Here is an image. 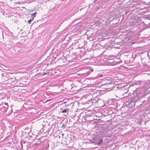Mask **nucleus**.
<instances>
[{
  "mask_svg": "<svg viewBox=\"0 0 150 150\" xmlns=\"http://www.w3.org/2000/svg\"><path fill=\"white\" fill-rule=\"evenodd\" d=\"M148 53H142L141 56V58L142 62H144L143 63H146L150 62V56Z\"/></svg>",
  "mask_w": 150,
  "mask_h": 150,
  "instance_id": "obj_1",
  "label": "nucleus"
},
{
  "mask_svg": "<svg viewBox=\"0 0 150 150\" xmlns=\"http://www.w3.org/2000/svg\"><path fill=\"white\" fill-rule=\"evenodd\" d=\"M141 24L143 25V26H146V28H149L150 27V19L146 18Z\"/></svg>",
  "mask_w": 150,
  "mask_h": 150,
  "instance_id": "obj_2",
  "label": "nucleus"
},
{
  "mask_svg": "<svg viewBox=\"0 0 150 150\" xmlns=\"http://www.w3.org/2000/svg\"><path fill=\"white\" fill-rule=\"evenodd\" d=\"M103 138H98L95 140V144L98 146H99L103 142Z\"/></svg>",
  "mask_w": 150,
  "mask_h": 150,
  "instance_id": "obj_3",
  "label": "nucleus"
},
{
  "mask_svg": "<svg viewBox=\"0 0 150 150\" xmlns=\"http://www.w3.org/2000/svg\"><path fill=\"white\" fill-rule=\"evenodd\" d=\"M134 97H133V98L129 99L128 100V104H131L132 106V105H133V107L134 105L135 102V101H134Z\"/></svg>",
  "mask_w": 150,
  "mask_h": 150,
  "instance_id": "obj_4",
  "label": "nucleus"
},
{
  "mask_svg": "<svg viewBox=\"0 0 150 150\" xmlns=\"http://www.w3.org/2000/svg\"><path fill=\"white\" fill-rule=\"evenodd\" d=\"M113 60H114V61H113V62H114L113 63V65H115L119 63V59L118 58L113 59Z\"/></svg>",
  "mask_w": 150,
  "mask_h": 150,
  "instance_id": "obj_5",
  "label": "nucleus"
},
{
  "mask_svg": "<svg viewBox=\"0 0 150 150\" xmlns=\"http://www.w3.org/2000/svg\"><path fill=\"white\" fill-rule=\"evenodd\" d=\"M97 77L98 78H99L100 77H103V78H104L105 77V73L103 72H102L100 73H98V75L97 76Z\"/></svg>",
  "mask_w": 150,
  "mask_h": 150,
  "instance_id": "obj_6",
  "label": "nucleus"
},
{
  "mask_svg": "<svg viewBox=\"0 0 150 150\" xmlns=\"http://www.w3.org/2000/svg\"><path fill=\"white\" fill-rule=\"evenodd\" d=\"M6 107H2L1 108V110L3 112H6L8 108V105H6Z\"/></svg>",
  "mask_w": 150,
  "mask_h": 150,
  "instance_id": "obj_7",
  "label": "nucleus"
},
{
  "mask_svg": "<svg viewBox=\"0 0 150 150\" xmlns=\"http://www.w3.org/2000/svg\"><path fill=\"white\" fill-rule=\"evenodd\" d=\"M113 19L111 20L110 17H109L105 20V22L106 25L110 24V22L113 20Z\"/></svg>",
  "mask_w": 150,
  "mask_h": 150,
  "instance_id": "obj_8",
  "label": "nucleus"
},
{
  "mask_svg": "<svg viewBox=\"0 0 150 150\" xmlns=\"http://www.w3.org/2000/svg\"><path fill=\"white\" fill-rule=\"evenodd\" d=\"M137 23L135 21H130L129 22V25L133 26H136Z\"/></svg>",
  "mask_w": 150,
  "mask_h": 150,
  "instance_id": "obj_9",
  "label": "nucleus"
},
{
  "mask_svg": "<svg viewBox=\"0 0 150 150\" xmlns=\"http://www.w3.org/2000/svg\"><path fill=\"white\" fill-rule=\"evenodd\" d=\"M37 13L36 12H35L31 14V18H33L34 19V18L35 17L36 14Z\"/></svg>",
  "mask_w": 150,
  "mask_h": 150,
  "instance_id": "obj_10",
  "label": "nucleus"
},
{
  "mask_svg": "<svg viewBox=\"0 0 150 150\" xmlns=\"http://www.w3.org/2000/svg\"><path fill=\"white\" fill-rule=\"evenodd\" d=\"M108 60V62H109L111 63L113 65V63L114 62H113V59H109Z\"/></svg>",
  "mask_w": 150,
  "mask_h": 150,
  "instance_id": "obj_11",
  "label": "nucleus"
},
{
  "mask_svg": "<svg viewBox=\"0 0 150 150\" xmlns=\"http://www.w3.org/2000/svg\"><path fill=\"white\" fill-rule=\"evenodd\" d=\"M68 109H65L64 110H62V111H61V112H62V113H66L67 112V111L68 110Z\"/></svg>",
  "mask_w": 150,
  "mask_h": 150,
  "instance_id": "obj_12",
  "label": "nucleus"
},
{
  "mask_svg": "<svg viewBox=\"0 0 150 150\" xmlns=\"http://www.w3.org/2000/svg\"><path fill=\"white\" fill-rule=\"evenodd\" d=\"M34 19L33 18H31V19L30 20H29L28 21V23L29 24H30L32 21H33Z\"/></svg>",
  "mask_w": 150,
  "mask_h": 150,
  "instance_id": "obj_13",
  "label": "nucleus"
},
{
  "mask_svg": "<svg viewBox=\"0 0 150 150\" xmlns=\"http://www.w3.org/2000/svg\"><path fill=\"white\" fill-rule=\"evenodd\" d=\"M142 122H143L144 123V124H146L145 122H144L143 120H142V119L139 122V124L140 125H141V123H142Z\"/></svg>",
  "mask_w": 150,
  "mask_h": 150,
  "instance_id": "obj_14",
  "label": "nucleus"
},
{
  "mask_svg": "<svg viewBox=\"0 0 150 150\" xmlns=\"http://www.w3.org/2000/svg\"><path fill=\"white\" fill-rule=\"evenodd\" d=\"M4 106H3V107H6V105H8V103H6V102H5V103L4 104Z\"/></svg>",
  "mask_w": 150,
  "mask_h": 150,
  "instance_id": "obj_15",
  "label": "nucleus"
},
{
  "mask_svg": "<svg viewBox=\"0 0 150 150\" xmlns=\"http://www.w3.org/2000/svg\"><path fill=\"white\" fill-rule=\"evenodd\" d=\"M23 143L24 144H25L26 143V141L25 140H23L21 142Z\"/></svg>",
  "mask_w": 150,
  "mask_h": 150,
  "instance_id": "obj_16",
  "label": "nucleus"
},
{
  "mask_svg": "<svg viewBox=\"0 0 150 150\" xmlns=\"http://www.w3.org/2000/svg\"><path fill=\"white\" fill-rule=\"evenodd\" d=\"M23 143L22 142H21V146L22 147H23Z\"/></svg>",
  "mask_w": 150,
  "mask_h": 150,
  "instance_id": "obj_17",
  "label": "nucleus"
},
{
  "mask_svg": "<svg viewBox=\"0 0 150 150\" xmlns=\"http://www.w3.org/2000/svg\"><path fill=\"white\" fill-rule=\"evenodd\" d=\"M47 74V73H44L43 74V75H46Z\"/></svg>",
  "mask_w": 150,
  "mask_h": 150,
  "instance_id": "obj_18",
  "label": "nucleus"
},
{
  "mask_svg": "<svg viewBox=\"0 0 150 150\" xmlns=\"http://www.w3.org/2000/svg\"><path fill=\"white\" fill-rule=\"evenodd\" d=\"M62 134V135L63 136L64 135V134Z\"/></svg>",
  "mask_w": 150,
  "mask_h": 150,
  "instance_id": "obj_19",
  "label": "nucleus"
},
{
  "mask_svg": "<svg viewBox=\"0 0 150 150\" xmlns=\"http://www.w3.org/2000/svg\"><path fill=\"white\" fill-rule=\"evenodd\" d=\"M31 137H30L29 136V137L28 139H30V138Z\"/></svg>",
  "mask_w": 150,
  "mask_h": 150,
  "instance_id": "obj_20",
  "label": "nucleus"
},
{
  "mask_svg": "<svg viewBox=\"0 0 150 150\" xmlns=\"http://www.w3.org/2000/svg\"><path fill=\"white\" fill-rule=\"evenodd\" d=\"M137 98H138V97H137H137H136Z\"/></svg>",
  "mask_w": 150,
  "mask_h": 150,
  "instance_id": "obj_21",
  "label": "nucleus"
}]
</instances>
